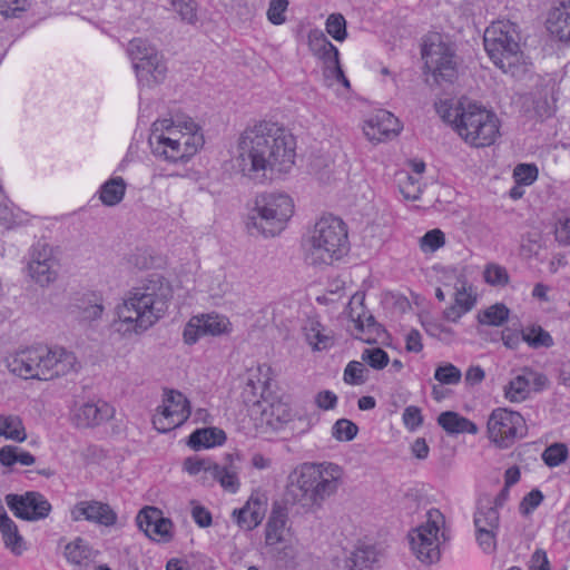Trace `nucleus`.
Listing matches in <instances>:
<instances>
[{"instance_id": "nucleus-18", "label": "nucleus", "mask_w": 570, "mask_h": 570, "mask_svg": "<svg viewBox=\"0 0 570 570\" xmlns=\"http://www.w3.org/2000/svg\"><path fill=\"white\" fill-rule=\"evenodd\" d=\"M75 521L87 520L105 527L117 522V513L107 503L100 501H80L71 510Z\"/></svg>"}, {"instance_id": "nucleus-21", "label": "nucleus", "mask_w": 570, "mask_h": 570, "mask_svg": "<svg viewBox=\"0 0 570 570\" xmlns=\"http://www.w3.org/2000/svg\"><path fill=\"white\" fill-rule=\"evenodd\" d=\"M383 551L374 543L358 542L346 559L350 570H377L381 567Z\"/></svg>"}, {"instance_id": "nucleus-64", "label": "nucleus", "mask_w": 570, "mask_h": 570, "mask_svg": "<svg viewBox=\"0 0 570 570\" xmlns=\"http://www.w3.org/2000/svg\"><path fill=\"white\" fill-rule=\"evenodd\" d=\"M470 309H471L470 303L466 305H462V306L454 303L450 307L445 308L443 314L448 321L456 322L463 314H465Z\"/></svg>"}, {"instance_id": "nucleus-12", "label": "nucleus", "mask_w": 570, "mask_h": 570, "mask_svg": "<svg viewBox=\"0 0 570 570\" xmlns=\"http://www.w3.org/2000/svg\"><path fill=\"white\" fill-rule=\"evenodd\" d=\"M488 436L500 449L510 448L517 440L527 435L524 417L505 407L494 409L487 422Z\"/></svg>"}, {"instance_id": "nucleus-43", "label": "nucleus", "mask_w": 570, "mask_h": 570, "mask_svg": "<svg viewBox=\"0 0 570 570\" xmlns=\"http://www.w3.org/2000/svg\"><path fill=\"white\" fill-rule=\"evenodd\" d=\"M4 544L9 548L14 554H21L24 550L23 547V538L20 535L18 531V527L13 522L10 524V529L7 527L1 531Z\"/></svg>"}, {"instance_id": "nucleus-8", "label": "nucleus", "mask_w": 570, "mask_h": 570, "mask_svg": "<svg viewBox=\"0 0 570 570\" xmlns=\"http://www.w3.org/2000/svg\"><path fill=\"white\" fill-rule=\"evenodd\" d=\"M453 122L459 136L473 147L490 146L499 136L497 115L475 102L460 104L454 109Z\"/></svg>"}, {"instance_id": "nucleus-41", "label": "nucleus", "mask_w": 570, "mask_h": 570, "mask_svg": "<svg viewBox=\"0 0 570 570\" xmlns=\"http://www.w3.org/2000/svg\"><path fill=\"white\" fill-rule=\"evenodd\" d=\"M366 368L362 362L351 361L344 370V382L350 385H361L367 380Z\"/></svg>"}, {"instance_id": "nucleus-25", "label": "nucleus", "mask_w": 570, "mask_h": 570, "mask_svg": "<svg viewBox=\"0 0 570 570\" xmlns=\"http://www.w3.org/2000/svg\"><path fill=\"white\" fill-rule=\"evenodd\" d=\"M127 52L131 59L136 76H140L142 79H146L148 73L144 67L145 61L157 59V56L160 55L155 47L141 38L132 39L128 43Z\"/></svg>"}, {"instance_id": "nucleus-56", "label": "nucleus", "mask_w": 570, "mask_h": 570, "mask_svg": "<svg viewBox=\"0 0 570 570\" xmlns=\"http://www.w3.org/2000/svg\"><path fill=\"white\" fill-rule=\"evenodd\" d=\"M104 313V305L101 302L95 301L94 303L83 306L80 311V317L82 321H97Z\"/></svg>"}, {"instance_id": "nucleus-27", "label": "nucleus", "mask_w": 570, "mask_h": 570, "mask_svg": "<svg viewBox=\"0 0 570 570\" xmlns=\"http://www.w3.org/2000/svg\"><path fill=\"white\" fill-rule=\"evenodd\" d=\"M308 45L312 52L323 61V65L340 59L338 49L320 30L309 32Z\"/></svg>"}, {"instance_id": "nucleus-45", "label": "nucleus", "mask_w": 570, "mask_h": 570, "mask_svg": "<svg viewBox=\"0 0 570 570\" xmlns=\"http://www.w3.org/2000/svg\"><path fill=\"white\" fill-rule=\"evenodd\" d=\"M326 31L336 41H343L346 36V20L341 13H332L326 20Z\"/></svg>"}, {"instance_id": "nucleus-53", "label": "nucleus", "mask_w": 570, "mask_h": 570, "mask_svg": "<svg viewBox=\"0 0 570 570\" xmlns=\"http://www.w3.org/2000/svg\"><path fill=\"white\" fill-rule=\"evenodd\" d=\"M402 419L404 425L410 431H415L423 423L421 409L414 405H410L404 409Z\"/></svg>"}, {"instance_id": "nucleus-23", "label": "nucleus", "mask_w": 570, "mask_h": 570, "mask_svg": "<svg viewBox=\"0 0 570 570\" xmlns=\"http://www.w3.org/2000/svg\"><path fill=\"white\" fill-rule=\"evenodd\" d=\"M400 130L399 119L385 110L368 119L364 127V134L371 141H381L391 135L396 136Z\"/></svg>"}, {"instance_id": "nucleus-29", "label": "nucleus", "mask_w": 570, "mask_h": 570, "mask_svg": "<svg viewBox=\"0 0 570 570\" xmlns=\"http://www.w3.org/2000/svg\"><path fill=\"white\" fill-rule=\"evenodd\" d=\"M65 557L70 563L87 566L94 560L96 552L86 540L77 538L65 547Z\"/></svg>"}, {"instance_id": "nucleus-49", "label": "nucleus", "mask_w": 570, "mask_h": 570, "mask_svg": "<svg viewBox=\"0 0 570 570\" xmlns=\"http://www.w3.org/2000/svg\"><path fill=\"white\" fill-rule=\"evenodd\" d=\"M174 10L180 16L181 20L194 23L197 19V3L195 0H170Z\"/></svg>"}, {"instance_id": "nucleus-34", "label": "nucleus", "mask_w": 570, "mask_h": 570, "mask_svg": "<svg viewBox=\"0 0 570 570\" xmlns=\"http://www.w3.org/2000/svg\"><path fill=\"white\" fill-rule=\"evenodd\" d=\"M0 436L23 442L27 434L22 420L17 415H0Z\"/></svg>"}, {"instance_id": "nucleus-32", "label": "nucleus", "mask_w": 570, "mask_h": 570, "mask_svg": "<svg viewBox=\"0 0 570 570\" xmlns=\"http://www.w3.org/2000/svg\"><path fill=\"white\" fill-rule=\"evenodd\" d=\"M530 392V377L527 375L525 368L504 386V396L510 402H522L529 397Z\"/></svg>"}, {"instance_id": "nucleus-24", "label": "nucleus", "mask_w": 570, "mask_h": 570, "mask_svg": "<svg viewBox=\"0 0 570 570\" xmlns=\"http://www.w3.org/2000/svg\"><path fill=\"white\" fill-rule=\"evenodd\" d=\"M547 28L560 41H570V0H554Z\"/></svg>"}, {"instance_id": "nucleus-62", "label": "nucleus", "mask_w": 570, "mask_h": 570, "mask_svg": "<svg viewBox=\"0 0 570 570\" xmlns=\"http://www.w3.org/2000/svg\"><path fill=\"white\" fill-rule=\"evenodd\" d=\"M315 402L320 409L332 410L336 406L337 396L331 391H322L316 395Z\"/></svg>"}, {"instance_id": "nucleus-52", "label": "nucleus", "mask_w": 570, "mask_h": 570, "mask_svg": "<svg viewBox=\"0 0 570 570\" xmlns=\"http://www.w3.org/2000/svg\"><path fill=\"white\" fill-rule=\"evenodd\" d=\"M399 187L405 199L417 200L421 197V185L419 180L411 175H407L405 180L400 183Z\"/></svg>"}, {"instance_id": "nucleus-6", "label": "nucleus", "mask_w": 570, "mask_h": 570, "mask_svg": "<svg viewBox=\"0 0 570 570\" xmlns=\"http://www.w3.org/2000/svg\"><path fill=\"white\" fill-rule=\"evenodd\" d=\"M518 26L511 21L492 22L484 31L483 43L491 61L504 73L522 78L529 61L521 50Z\"/></svg>"}, {"instance_id": "nucleus-35", "label": "nucleus", "mask_w": 570, "mask_h": 570, "mask_svg": "<svg viewBox=\"0 0 570 570\" xmlns=\"http://www.w3.org/2000/svg\"><path fill=\"white\" fill-rule=\"evenodd\" d=\"M510 309L503 303H497L478 314L480 324L501 326L509 318Z\"/></svg>"}, {"instance_id": "nucleus-51", "label": "nucleus", "mask_w": 570, "mask_h": 570, "mask_svg": "<svg viewBox=\"0 0 570 570\" xmlns=\"http://www.w3.org/2000/svg\"><path fill=\"white\" fill-rule=\"evenodd\" d=\"M288 7L287 0H272L267 10V18L273 24H282L286 21L285 12Z\"/></svg>"}, {"instance_id": "nucleus-61", "label": "nucleus", "mask_w": 570, "mask_h": 570, "mask_svg": "<svg viewBox=\"0 0 570 570\" xmlns=\"http://www.w3.org/2000/svg\"><path fill=\"white\" fill-rule=\"evenodd\" d=\"M407 352L419 353L423 350L422 336L417 330H411L405 336Z\"/></svg>"}, {"instance_id": "nucleus-7", "label": "nucleus", "mask_w": 570, "mask_h": 570, "mask_svg": "<svg viewBox=\"0 0 570 570\" xmlns=\"http://www.w3.org/2000/svg\"><path fill=\"white\" fill-rule=\"evenodd\" d=\"M341 478L342 469L337 464H304L289 492L294 502L313 510L337 491Z\"/></svg>"}, {"instance_id": "nucleus-48", "label": "nucleus", "mask_w": 570, "mask_h": 570, "mask_svg": "<svg viewBox=\"0 0 570 570\" xmlns=\"http://www.w3.org/2000/svg\"><path fill=\"white\" fill-rule=\"evenodd\" d=\"M29 7V0H0V14L6 18H19Z\"/></svg>"}, {"instance_id": "nucleus-54", "label": "nucleus", "mask_w": 570, "mask_h": 570, "mask_svg": "<svg viewBox=\"0 0 570 570\" xmlns=\"http://www.w3.org/2000/svg\"><path fill=\"white\" fill-rule=\"evenodd\" d=\"M543 500V494L540 490L533 489L530 491L520 503V512L523 515L530 514Z\"/></svg>"}, {"instance_id": "nucleus-50", "label": "nucleus", "mask_w": 570, "mask_h": 570, "mask_svg": "<svg viewBox=\"0 0 570 570\" xmlns=\"http://www.w3.org/2000/svg\"><path fill=\"white\" fill-rule=\"evenodd\" d=\"M484 281L493 286H503L509 282V275L504 267L489 264L484 269Z\"/></svg>"}, {"instance_id": "nucleus-4", "label": "nucleus", "mask_w": 570, "mask_h": 570, "mask_svg": "<svg viewBox=\"0 0 570 570\" xmlns=\"http://www.w3.org/2000/svg\"><path fill=\"white\" fill-rule=\"evenodd\" d=\"M75 366V354L62 347H30L8 360L9 371L24 380H52L68 374Z\"/></svg>"}, {"instance_id": "nucleus-46", "label": "nucleus", "mask_w": 570, "mask_h": 570, "mask_svg": "<svg viewBox=\"0 0 570 570\" xmlns=\"http://www.w3.org/2000/svg\"><path fill=\"white\" fill-rule=\"evenodd\" d=\"M362 361L375 370L384 368L389 363L387 353L381 347L365 348L362 353Z\"/></svg>"}, {"instance_id": "nucleus-58", "label": "nucleus", "mask_w": 570, "mask_h": 570, "mask_svg": "<svg viewBox=\"0 0 570 570\" xmlns=\"http://www.w3.org/2000/svg\"><path fill=\"white\" fill-rule=\"evenodd\" d=\"M529 570H551L546 551L537 549L530 559Z\"/></svg>"}, {"instance_id": "nucleus-17", "label": "nucleus", "mask_w": 570, "mask_h": 570, "mask_svg": "<svg viewBox=\"0 0 570 570\" xmlns=\"http://www.w3.org/2000/svg\"><path fill=\"white\" fill-rule=\"evenodd\" d=\"M6 503L17 518L27 521L45 519L51 511L50 502L43 494L36 491L24 494H8Z\"/></svg>"}, {"instance_id": "nucleus-47", "label": "nucleus", "mask_w": 570, "mask_h": 570, "mask_svg": "<svg viewBox=\"0 0 570 570\" xmlns=\"http://www.w3.org/2000/svg\"><path fill=\"white\" fill-rule=\"evenodd\" d=\"M320 324L312 323L309 331L306 336L308 342L313 345L315 350H326L333 344V336L330 334L323 333V330L320 328Z\"/></svg>"}, {"instance_id": "nucleus-26", "label": "nucleus", "mask_w": 570, "mask_h": 570, "mask_svg": "<svg viewBox=\"0 0 570 570\" xmlns=\"http://www.w3.org/2000/svg\"><path fill=\"white\" fill-rule=\"evenodd\" d=\"M438 424L448 433V434H476L479 429L475 423L470 421L469 419L460 415L458 412L445 411L442 412L438 416Z\"/></svg>"}, {"instance_id": "nucleus-59", "label": "nucleus", "mask_w": 570, "mask_h": 570, "mask_svg": "<svg viewBox=\"0 0 570 570\" xmlns=\"http://www.w3.org/2000/svg\"><path fill=\"white\" fill-rule=\"evenodd\" d=\"M355 327L358 331L367 330L371 333H379L381 325L375 321L373 315H358L355 320Z\"/></svg>"}, {"instance_id": "nucleus-42", "label": "nucleus", "mask_w": 570, "mask_h": 570, "mask_svg": "<svg viewBox=\"0 0 570 570\" xmlns=\"http://www.w3.org/2000/svg\"><path fill=\"white\" fill-rule=\"evenodd\" d=\"M445 243L444 233L441 229H431L420 238V248L424 253H433Z\"/></svg>"}, {"instance_id": "nucleus-30", "label": "nucleus", "mask_w": 570, "mask_h": 570, "mask_svg": "<svg viewBox=\"0 0 570 570\" xmlns=\"http://www.w3.org/2000/svg\"><path fill=\"white\" fill-rule=\"evenodd\" d=\"M126 183L122 177H112L104 183L99 189V198L106 206L118 205L125 196Z\"/></svg>"}, {"instance_id": "nucleus-3", "label": "nucleus", "mask_w": 570, "mask_h": 570, "mask_svg": "<svg viewBox=\"0 0 570 570\" xmlns=\"http://www.w3.org/2000/svg\"><path fill=\"white\" fill-rule=\"evenodd\" d=\"M148 142L155 157L185 164L204 145V137L191 119L176 122L165 118L153 124Z\"/></svg>"}, {"instance_id": "nucleus-57", "label": "nucleus", "mask_w": 570, "mask_h": 570, "mask_svg": "<svg viewBox=\"0 0 570 570\" xmlns=\"http://www.w3.org/2000/svg\"><path fill=\"white\" fill-rule=\"evenodd\" d=\"M271 415L273 417H275V420L279 423L289 422L293 417L291 407L287 404L282 403V402L272 404Z\"/></svg>"}, {"instance_id": "nucleus-31", "label": "nucleus", "mask_w": 570, "mask_h": 570, "mask_svg": "<svg viewBox=\"0 0 570 570\" xmlns=\"http://www.w3.org/2000/svg\"><path fill=\"white\" fill-rule=\"evenodd\" d=\"M287 515L281 509H273L266 523L265 543L275 546L283 541V531L286 525Z\"/></svg>"}, {"instance_id": "nucleus-2", "label": "nucleus", "mask_w": 570, "mask_h": 570, "mask_svg": "<svg viewBox=\"0 0 570 570\" xmlns=\"http://www.w3.org/2000/svg\"><path fill=\"white\" fill-rule=\"evenodd\" d=\"M171 298L173 287L164 275H147L117 306V331L124 334L144 333L165 316Z\"/></svg>"}, {"instance_id": "nucleus-1", "label": "nucleus", "mask_w": 570, "mask_h": 570, "mask_svg": "<svg viewBox=\"0 0 570 570\" xmlns=\"http://www.w3.org/2000/svg\"><path fill=\"white\" fill-rule=\"evenodd\" d=\"M296 142L287 129L273 121L247 127L238 139V165L244 175L287 173L295 163Z\"/></svg>"}, {"instance_id": "nucleus-15", "label": "nucleus", "mask_w": 570, "mask_h": 570, "mask_svg": "<svg viewBox=\"0 0 570 570\" xmlns=\"http://www.w3.org/2000/svg\"><path fill=\"white\" fill-rule=\"evenodd\" d=\"M190 415L187 397L174 390L165 391L163 404L154 415L153 423L161 432H169L180 426Z\"/></svg>"}, {"instance_id": "nucleus-20", "label": "nucleus", "mask_w": 570, "mask_h": 570, "mask_svg": "<svg viewBox=\"0 0 570 570\" xmlns=\"http://www.w3.org/2000/svg\"><path fill=\"white\" fill-rule=\"evenodd\" d=\"M115 410L106 402H87L76 406L72 421L78 428H94L110 420Z\"/></svg>"}, {"instance_id": "nucleus-55", "label": "nucleus", "mask_w": 570, "mask_h": 570, "mask_svg": "<svg viewBox=\"0 0 570 570\" xmlns=\"http://www.w3.org/2000/svg\"><path fill=\"white\" fill-rule=\"evenodd\" d=\"M204 336L203 330L199 325V320L196 316L191 317L186 324L183 337L186 344H195L199 337Z\"/></svg>"}, {"instance_id": "nucleus-36", "label": "nucleus", "mask_w": 570, "mask_h": 570, "mask_svg": "<svg viewBox=\"0 0 570 570\" xmlns=\"http://www.w3.org/2000/svg\"><path fill=\"white\" fill-rule=\"evenodd\" d=\"M196 318L199 320L204 335H220L227 332L229 325L228 318L218 314H203L196 316Z\"/></svg>"}, {"instance_id": "nucleus-22", "label": "nucleus", "mask_w": 570, "mask_h": 570, "mask_svg": "<svg viewBox=\"0 0 570 570\" xmlns=\"http://www.w3.org/2000/svg\"><path fill=\"white\" fill-rule=\"evenodd\" d=\"M266 500L263 495L252 494L245 505L233 511L237 525L244 530L255 529L264 519Z\"/></svg>"}, {"instance_id": "nucleus-16", "label": "nucleus", "mask_w": 570, "mask_h": 570, "mask_svg": "<svg viewBox=\"0 0 570 570\" xmlns=\"http://www.w3.org/2000/svg\"><path fill=\"white\" fill-rule=\"evenodd\" d=\"M59 267V261L51 246L40 242L32 246L27 271L38 285L43 287L53 283L58 277Z\"/></svg>"}, {"instance_id": "nucleus-60", "label": "nucleus", "mask_w": 570, "mask_h": 570, "mask_svg": "<svg viewBox=\"0 0 570 570\" xmlns=\"http://www.w3.org/2000/svg\"><path fill=\"white\" fill-rule=\"evenodd\" d=\"M191 517L195 523L198 524L200 528L209 527L213 521L210 512L202 505H195L193 508Z\"/></svg>"}, {"instance_id": "nucleus-38", "label": "nucleus", "mask_w": 570, "mask_h": 570, "mask_svg": "<svg viewBox=\"0 0 570 570\" xmlns=\"http://www.w3.org/2000/svg\"><path fill=\"white\" fill-rule=\"evenodd\" d=\"M568 455L569 450L564 443H553L543 451L542 460L548 466L554 468L564 462Z\"/></svg>"}, {"instance_id": "nucleus-28", "label": "nucleus", "mask_w": 570, "mask_h": 570, "mask_svg": "<svg viewBox=\"0 0 570 570\" xmlns=\"http://www.w3.org/2000/svg\"><path fill=\"white\" fill-rule=\"evenodd\" d=\"M226 434L223 430L217 428H205L194 431L189 435L188 444L195 449L212 448L220 445L225 442Z\"/></svg>"}, {"instance_id": "nucleus-39", "label": "nucleus", "mask_w": 570, "mask_h": 570, "mask_svg": "<svg viewBox=\"0 0 570 570\" xmlns=\"http://www.w3.org/2000/svg\"><path fill=\"white\" fill-rule=\"evenodd\" d=\"M538 167L534 164H519L513 170V178L517 185L529 186L538 178Z\"/></svg>"}, {"instance_id": "nucleus-5", "label": "nucleus", "mask_w": 570, "mask_h": 570, "mask_svg": "<svg viewBox=\"0 0 570 570\" xmlns=\"http://www.w3.org/2000/svg\"><path fill=\"white\" fill-rule=\"evenodd\" d=\"M302 247L308 265H332L348 252L346 225L334 216L321 217L304 238Z\"/></svg>"}, {"instance_id": "nucleus-19", "label": "nucleus", "mask_w": 570, "mask_h": 570, "mask_svg": "<svg viewBox=\"0 0 570 570\" xmlns=\"http://www.w3.org/2000/svg\"><path fill=\"white\" fill-rule=\"evenodd\" d=\"M136 522L138 528L150 539L159 537L167 541L171 538L173 523L169 519L164 518L157 508L145 507L141 509L136 517Z\"/></svg>"}, {"instance_id": "nucleus-11", "label": "nucleus", "mask_w": 570, "mask_h": 570, "mask_svg": "<svg viewBox=\"0 0 570 570\" xmlns=\"http://www.w3.org/2000/svg\"><path fill=\"white\" fill-rule=\"evenodd\" d=\"M509 493L510 488L504 485L493 501L490 495H482L478 499L473 522L478 544L485 553H492L497 549V535L500 527L499 508L504 505Z\"/></svg>"}, {"instance_id": "nucleus-33", "label": "nucleus", "mask_w": 570, "mask_h": 570, "mask_svg": "<svg viewBox=\"0 0 570 570\" xmlns=\"http://www.w3.org/2000/svg\"><path fill=\"white\" fill-rule=\"evenodd\" d=\"M144 65L146 71H148L146 79L137 76L138 82L141 86L153 87L165 80L167 66L161 55H158L157 59H149L145 61Z\"/></svg>"}, {"instance_id": "nucleus-44", "label": "nucleus", "mask_w": 570, "mask_h": 570, "mask_svg": "<svg viewBox=\"0 0 570 570\" xmlns=\"http://www.w3.org/2000/svg\"><path fill=\"white\" fill-rule=\"evenodd\" d=\"M357 432V425L347 419L337 420L332 429V435L338 441H351Z\"/></svg>"}, {"instance_id": "nucleus-14", "label": "nucleus", "mask_w": 570, "mask_h": 570, "mask_svg": "<svg viewBox=\"0 0 570 570\" xmlns=\"http://www.w3.org/2000/svg\"><path fill=\"white\" fill-rule=\"evenodd\" d=\"M225 460V463H217L210 459L190 456L184 461V469L191 475L204 471L216 480L224 490L236 493L239 489L237 469L232 463L230 454H227Z\"/></svg>"}, {"instance_id": "nucleus-40", "label": "nucleus", "mask_w": 570, "mask_h": 570, "mask_svg": "<svg viewBox=\"0 0 570 570\" xmlns=\"http://www.w3.org/2000/svg\"><path fill=\"white\" fill-rule=\"evenodd\" d=\"M461 377V371L451 363L438 366L434 372V379L441 384L455 385L460 383Z\"/></svg>"}, {"instance_id": "nucleus-13", "label": "nucleus", "mask_w": 570, "mask_h": 570, "mask_svg": "<svg viewBox=\"0 0 570 570\" xmlns=\"http://www.w3.org/2000/svg\"><path fill=\"white\" fill-rule=\"evenodd\" d=\"M426 521L409 533V541L416 558L425 563L432 564L441 558L438 533L444 518L439 510L432 509L426 514Z\"/></svg>"}, {"instance_id": "nucleus-9", "label": "nucleus", "mask_w": 570, "mask_h": 570, "mask_svg": "<svg viewBox=\"0 0 570 570\" xmlns=\"http://www.w3.org/2000/svg\"><path fill=\"white\" fill-rule=\"evenodd\" d=\"M424 69L430 86L452 83L458 77L459 59L454 45L439 32L424 37L421 48Z\"/></svg>"}, {"instance_id": "nucleus-37", "label": "nucleus", "mask_w": 570, "mask_h": 570, "mask_svg": "<svg viewBox=\"0 0 570 570\" xmlns=\"http://www.w3.org/2000/svg\"><path fill=\"white\" fill-rule=\"evenodd\" d=\"M522 341L530 347H551L553 345L552 336L540 325H531L522 331Z\"/></svg>"}, {"instance_id": "nucleus-10", "label": "nucleus", "mask_w": 570, "mask_h": 570, "mask_svg": "<svg viewBox=\"0 0 570 570\" xmlns=\"http://www.w3.org/2000/svg\"><path fill=\"white\" fill-rule=\"evenodd\" d=\"M294 213L292 198L285 193H265L255 199L252 226L264 236L278 235Z\"/></svg>"}, {"instance_id": "nucleus-63", "label": "nucleus", "mask_w": 570, "mask_h": 570, "mask_svg": "<svg viewBox=\"0 0 570 570\" xmlns=\"http://www.w3.org/2000/svg\"><path fill=\"white\" fill-rule=\"evenodd\" d=\"M18 446L4 445L0 449V463L6 466H11L17 463Z\"/></svg>"}]
</instances>
